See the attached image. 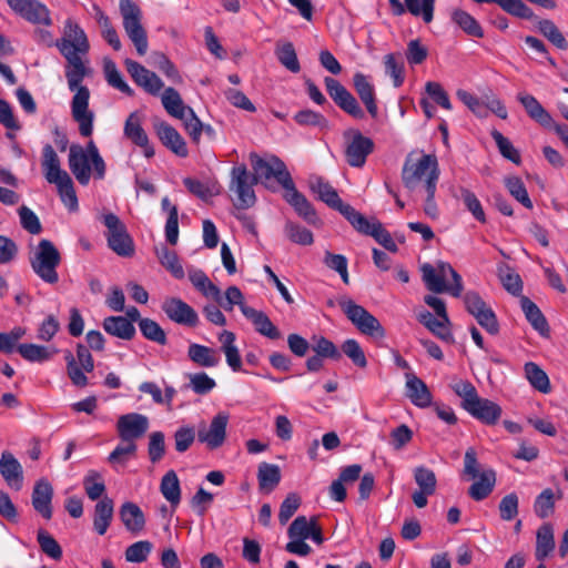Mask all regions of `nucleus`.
I'll return each instance as SVG.
<instances>
[{"mask_svg": "<svg viewBox=\"0 0 568 568\" xmlns=\"http://www.w3.org/2000/svg\"><path fill=\"white\" fill-rule=\"evenodd\" d=\"M61 55L65 59V78L70 91L75 92L71 102V112L79 124L80 134L89 138L92 134L93 113L89 110L90 91L81 85L91 73L88 60L83 58L90 50L84 30L71 18L63 24L62 37L55 41Z\"/></svg>", "mask_w": 568, "mask_h": 568, "instance_id": "1", "label": "nucleus"}, {"mask_svg": "<svg viewBox=\"0 0 568 568\" xmlns=\"http://www.w3.org/2000/svg\"><path fill=\"white\" fill-rule=\"evenodd\" d=\"M452 389L462 398V407L474 418L486 425H495L503 413L501 407L487 398L478 395L476 387L465 379H457L452 384Z\"/></svg>", "mask_w": 568, "mask_h": 568, "instance_id": "2", "label": "nucleus"}, {"mask_svg": "<svg viewBox=\"0 0 568 568\" xmlns=\"http://www.w3.org/2000/svg\"><path fill=\"white\" fill-rule=\"evenodd\" d=\"M439 166L435 154H417L412 152L407 155L402 170V181L406 189L414 191L423 183L428 190L430 182L437 187L439 179Z\"/></svg>", "mask_w": 568, "mask_h": 568, "instance_id": "3", "label": "nucleus"}, {"mask_svg": "<svg viewBox=\"0 0 568 568\" xmlns=\"http://www.w3.org/2000/svg\"><path fill=\"white\" fill-rule=\"evenodd\" d=\"M42 170L45 180L57 186L62 203L70 210H78V197L73 181L67 171L61 169L58 154L50 144L43 149Z\"/></svg>", "mask_w": 568, "mask_h": 568, "instance_id": "4", "label": "nucleus"}, {"mask_svg": "<svg viewBox=\"0 0 568 568\" xmlns=\"http://www.w3.org/2000/svg\"><path fill=\"white\" fill-rule=\"evenodd\" d=\"M69 168L77 181L87 185L92 173L95 178L103 179L105 164L95 144H72L69 152Z\"/></svg>", "mask_w": 568, "mask_h": 568, "instance_id": "5", "label": "nucleus"}, {"mask_svg": "<svg viewBox=\"0 0 568 568\" xmlns=\"http://www.w3.org/2000/svg\"><path fill=\"white\" fill-rule=\"evenodd\" d=\"M422 277L426 287L433 293L448 292L459 297L464 290L462 276L449 263L438 262L436 266L429 263L420 267Z\"/></svg>", "mask_w": 568, "mask_h": 568, "instance_id": "6", "label": "nucleus"}, {"mask_svg": "<svg viewBox=\"0 0 568 568\" xmlns=\"http://www.w3.org/2000/svg\"><path fill=\"white\" fill-rule=\"evenodd\" d=\"M256 179L244 164L234 165L230 172L229 197L236 210H248L256 203Z\"/></svg>", "mask_w": 568, "mask_h": 568, "instance_id": "7", "label": "nucleus"}, {"mask_svg": "<svg viewBox=\"0 0 568 568\" xmlns=\"http://www.w3.org/2000/svg\"><path fill=\"white\" fill-rule=\"evenodd\" d=\"M61 254L54 244L47 239L39 241L30 256V265L37 276L44 283L54 285L59 282L58 266Z\"/></svg>", "mask_w": 568, "mask_h": 568, "instance_id": "8", "label": "nucleus"}, {"mask_svg": "<svg viewBox=\"0 0 568 568\" xmlns=\"http://www.w3.org/2000/svg\"><path fill=\"white\" fill-rule=\"evenodd\" d=\"M337 303L346 317L362 334L379 339L386 336L379 321L362 305L356 304L347 296H341Z\"/></svg>", "mask_w": 568, "mask_h": 568, "instance_id": "9", "label": "nucleus"}, {"mask_svg": "<svg viewBox=\"0 0 568 568\" xmlns=\"http://www.w3.org/2000/svg\"><path fill=\"white\" fill-rule=\"evenodd\" d=\"M120 13L123 19V28L129 39L134 44L139 55H144L149 49L148 34L143 28L142 11L132 0H120Z\"/></svg>", "mask_w": 568, "mask_h": 568, "instance_id": "10", "label": "nucleus"}, {"mask_svg": "<svg viewBox=\"0 0 568 568\" xmlns=\"http://www.w3.org/2000/svg\"><path fill=\"white\" fill-rule=\"evenodd\" d=\"M102 222L108 230L105 239L109 248L121 257H131L135 252V247L124 223L114 213L104 214Z\"/></svg>", "mask_w": 568, "mask_h": 568, "instance_id": "11", "label": "nucleus"}, {"mask_svg": "<svg viewBox=\"0 0 568 568\" xmlns=\"http://www.w3.org/2000/svg\"><path fill=\"white\" fill-rule=\"evenodd\" d=\"M251 164L256 179V183L261 182L266 187H270L271 180H275L282 187H285L293 179L286 169V165L276 156L260 158L257 155L251 156Z\"/></svg>", "mask_w": 568, "mask_h": 568, "instance_id": "12", "label": "nucleus"}, {"mask_svg": "<svg viewBox=\"0 0 568 568\" xmlns=\"http://www.w3.org/2000/svg\"><path fill=\"white\" fill-rule=\"evenodd\" d=\"M517 100L524 106L526 113L531 120L547 130L555 131L562 142H568V126L566 124L556 123L550 113L534 95L520 92L517 94Z\"/></svg>", "mask_w": 568, "mask_h": 568, "instance_id": "13", "label": "nucleus"}, {"mask_svg": "<svg viewBox=\"0 0 568 568\" xmlns=\"http://www.w3.org/2000/svg\"><path fill=\"white\" fill-rule=\"evenodd\" d=\"M230 416L225 412L217 413L209 425L202 423L196 430V439L209 450L222 447L226 440V429Z\"/></svg>", "mask_w": 568, "mask_h": 568, "instance_id": "14", "label": "nucleus"}, {"mask_svg": "<svg viewBox=\"0 0 568 568\" xmlns=\"http://www.w3.org/2000/svg\"><path fill=\"white\" fill-rule=\"evenodd\" d=\"M308 184L312 192L317 194L321 201L338 211L349 223L358 213L352 205L344 203L337 191L323 178L316 175L311 176Z\"/></svg>", "mask_w": 568, "mask_h": 568, "instance_id": "15", "label": "nucleus"}, {"mask_svg": "<svg viewBox=\"0 0 568 568\" xmlns=\"http://www.w3.org/2000/svg\"><path fill=\"white\" fill-rule=\"evenodd\" d=\"M324 83L328 95L341 110L357 120L365 118L356 98L338 80L326 77Z\"/></svg>", "mask_w": 568, "mask_h": 568, "instance_id": "16", "label": "nucleus"}, {"mask_svg": "<svg viewBox=\"0 0 568 568\" xmlns=\"http://www.w3.org/2000/svg\"><path fill=\"white\" fill-rule=\"evenodd\" d=\"M9 8L32 24L51 26L52 19L48 7L39 0H6Z\"/></svg>", "mask_w": 568, "mask_h": 568, "instance_id": "17", "label": "nucleus"}, {"mask_svg": "<svg viewBox=\"0 0 568 568\" xmlns=\"http://www.w3.org/2000/svg\"><path fill=\"white\" fill-rule=\"evenodd\" d=\"M65 359L68 375L73 385L78 387L87 386L88 377L84 372L90 373L94 368L93 357L88 347L79 344L77 347V361L71 354H68Z\"/></svg>", "mask_w": 568, "mask_h": 568, "instance_id": "18", "label": "nucleus"}, {"mask_svg": "<svg viewBox=\"0 0 568 568\" xmlns=\"http://www.w3.org/2000/svg\"><path fill=\"white\" fill-rule=\"evenodd\" d=\"M352 226L359 233L369 235L389 252H397L398 247L393 240L390 233L382 225L381 222L368 221L362 213H357L351 221Z\"/></svg>", "mask_w": 568, "mask_h": 568, "instance_id": "19", "label": "nucleus"}, {"mask_svg": "<svg viewBox=\"0 0 568 568\" xmlns=\"http://www.w3.org/2000/svg\"><path fill=\"white\" fill-rule=\"evenodd\" d=\"M166 317L175 324L194 327L199 324L195 310L179 297H168L161 304Z\"/></svg>", "mask_w": 568, "mask_h": 568, "instance_id": "20", "label": "nucleus"}, {"mask_svg": "<svg viewBox=\"0 0 568 568\" xmlns=\"http://www.w3.org/2000/svg\"><path fill=\"white\" fill-rule=\"evenodd\" d=\"M149 429V418L139 413H129L119 417L116 423L118 435L121 440L135 442Z\"/></svg>", "mask_w": 568, "mask_h": 568, "instance_id": "21", "label": "nucleus"}, {"mask_svg": "<svg viewBox=\"0 0 568 568\" xmlns=\"http://www.w3.org/2000/svg\"><path fill=\"white\" fill-rule=\"evenodd\" d=\"M124 64L132 80L148 93L156 95L164 87L156 73L148 70L141 63L126 59Z\"/></svg>", "mask_w": 568, "mask_h": 568, "instance_id": "22", "label": "nucleus"}, {"mask_svg": "<svg viewBox=\"0 0 568 568\" xmlns=\"http://www.w3.org/2000/svg\"><path fill=\"white\" fill-rule=\"evenodd\" d=\"M284 189L285 201L294 209L298 216H301L308 224H317L318 216L312 203L302 194L295 186L292 180Z\"/></svg>", "mask_w": 568, "mask_h": 568, "instance_id": "23", "label": "nucleus"}, {"mask_svg": "<svg viewBox=\"0 0 568 568\" xmlns=\"http://www.w3.org/2000/svg\"><path fill=\"white\" fill-rule=\"evenodd\" d=\"M353 85L369 115L373 119L377 118L378 106L376 101V93L373 83L369 81V78L361 72H356L353 75Z\"/></svg>", "mask_w": 568, "mask_h": 568, "instance_id": "24", "label": "nucleus"}, {"mask_svg": "<svg viewBox=\"0 0 568 568\" xmlns=\"http://www.w3.org/2000/svg\"><path fill=\"white\" fill-rule=\"evenodd\" d=\"M0 474L6 483L20 490L23 483V470L19 460L10 453L3 452L0 457Z\"/></svg>", "mask_w": 568, "mask_h": 568, "instance_id": "25", "label": "nucleus"}, {"mask_svg": "<svg viewBox=\"0 0 568 568\" xmlns=\"http://www.w3.org/2000/svg\"><path fill=\"white\" fill-rule=\"evenodd\" d=\"M53 488L47 479H40L36 483L32 493V506L43 518L52 517L51 501Z\"/></svg>", "mask_w": 568, "mask_h": 568, "instance_id": "26", "label": "nucleus"}, {"mask_svg": "<svg viewBox=\"0 0 568 568\" xmlns=\"http://www.w3.org/2000/svg\"><path fill=\"white\" fill-rule=\"evenodd\" d=\"M406 396L418 407H428L432 404V393L427 385L415 374L406 373Z\"/></svg>", "mask_w": 568, "mask_h": 568, "instance_id": "27", "label": "nucleus"}, {"mask_svg": "<svg viewBox=\"0 0 568 568\" xmlns=\"http://www.w3.org/2000/svg\"><path fill=\"white\" fill-rule=\"evenodd\" d=\"M243 315L252 322L257 333L270 338V339H278L281 338V332L278 328L272 323L270 317L262 311H257L255 308H244Z\"/></svg>", "mask_w": 568, "mask_h": 568, "instance_id": "28", "label": "nucleus"}, {"mask_svg": "<svg viewBox=\"0 0 568 568\" xmlns=\"http://www.w3.org/2000/svg\"><path fill=\"white\" fill-rule=\"evenodd\" d=\"M119 516L125 529L130 532L138 534L145 526V517L141 508L131 501L122 504Z\"/></svg>", "mask_w": 568, "mask_h": 568, "instance_id": "29", "label": "nucleus"}, {"mask_svg": "<svg viewBox=\"0 0 568 568\" xmlns=\"http://www.w3.org/2000/svg\"><path fill=\"white\" fill-rule=\"evenodd\" d=\"M102 326L109 335L124 341H131L136 333L131 321L121 315L105 317Z\"/></svg>", "mask_w": 568, "mask_h": 568, "instance_id": "30", "label": "nucleus"}, {"mask_svg": "<svg viewBox=\"0 0 568 568\" xmlns=\"http://www.w3.org/2000/svg\"><path fill=\"white\" fill-rule=\"evenodd\" d=\"M187 357L200 367L212 368L220 364L219 352L209 346L191 343L187 348Z\"/></svg>", "mask_w": 568, "mask_h": 568, "instance_id": "31", "label": "nucleus"}, {"mask_svg": "<svg viewBox=\"0 0 568 568\" xmlns=\"http://www.w3.org/2000/svg\"><path fill=\"white\" fill-rule=\"evenodd\" d=\"M114 503L111 498H101L94 506L93 514V528L100 535L103 536L113 519Z\"/></svg>", "mask_w": 568, "mask_h": 568, "instance_id": "32", "label": "nucleus"}, {"mask_svg": "<svg viewBox=\"0 0 568 568\" xmlns=\"http://www.w3.org/2000/svg\"><path fill=\"white\" fill-rule=\"evenodd\" d=\"M236 336L231 331H223L219 334V342L221 343V351L225 355L227 365L233 372L242 369V359L240 351L235 345Z\"/></svg>", "mask_w": 568, "mask_h": 568, "instance_id": "33", "label": "nucleus"}, {"mask_svg": "<svg viewBox=\"0 0 568 568\" xmlns=\"http://www.w3.org/2000/svg\"><path fill=\"white\" fill-rule=\"evenodd\" d=\"M452 21L463 30L467 36L473 38H484V29L480 23L467 11L463 9H454L450 13Z\"/></svg>", "mask_w": 568, "mask_h": 568, "instance_id": "34", "label": "nucleus"}, {"mask_svg": "<svg viewBox=\"0 0 568 568\" xmlns=\"http://www.w3.org/2000/svg\"><path fill=\"white\" fill-rule=\"evenodd\" d=\"M555 536L551 524L541 525L536 535L535 557L539 561H544L555 549Z\"/></svg>", "mask_w": 568, "mask_h": 568, "instance_id": "35", "label": "nucleus"}, {"mask_svg": "<svg viewBox=\"0 0 568 568\" xmlns=\"http://www.w3.org/2000/svg\"><path fill=\"white\" fill-rule=\"evenodd\" d=\"M258 488L265 494L272 493L281 481V469L275 464L261 463L257 469Z\"/></svg>", "mask_w": 568, "mask_h": 568, "instance_id": "36", "label": "nucleus"}, {"mask_svg": "<svg viewBox=\"0 0 568 568\" xmlns=\"http://www.w3.org/2000/svg\"><path fill=\"white\" fill-rule=\"evenodd\" d=\"M475 483L469 487L468 494L474 500H483L489 496L496 484V473L486 469L480 473Z\"/></svg>", "mask_w": 568, "mask_h": 568, "instance_id": "37", "label": "nucleus"}, {"mask_svg": "<svg viewBox=\"0 0 568 568\" xmlns=\"http://www.w3.org/2000/svg\"><path fill=\"white\" fill-rule=\"evenodd\" d=\"M160 491L173 509L179 506L181 501V486L174 470H169L164 474L161 479Z\"/></svg>", "mask_w": 568, "mask_h": 568, "instance_id": "38", "label": "nucleus"}, {"mask_svg": "<svg viewBox=\"0 0 568 568\" xmlns=\"http://www.w3.org/2000/svg\"><path fill=\"white\" fill-rule=\"evenodd\" d=\"M520 306L531 326L540 335H547L549 332L548 323L539 307L526 296L520 297Z\"/></svg>", "mask_w": 568, "mask_h": 568, "instance_id": "39", "label": "nucleus"}, {"mask_svg": "<svg viewBox=\"0 0 568 568\" xmlns=\"http://www.w3.org/2000/svg\"><path fill=\"white\" fill-rule=\"evenodd\" d=\"M476 3H496L505 12L514 17L532 20L536 18L532 9L528 7L523 0H473Z\"/></svg>", "mask_w": 568, "mask_h": 568, "instance_id": "40", "label": "nucleus"}, {"mask_svg": "<svg viewBox=\"0 0 568 568\" xmlns=\"http://www.w3.org/2000/svg\"><path fill=\"white\" fill-rule=\"evenodd\" d=\"M419 322L425 325L433 334L445 342H453V334L448 326L450 324L449 318L445 321L440 317H435L430 312L425 311L419 314Z\"/></svg>", "mask_w": 568, "mask_h": 568, "instance_id": "41", "label": "nucleus"}, {"mask_svg": "<svg viewBox=\"0 0 568 568\" xmlns=\"http://www.w3.org/2000/svg\"><path fill=\"white\" fill-rule=\"evenodd\" d=\"M155 255L161 263V265L169 271L172 276H174L178 280H181L184 277V268L180 262V258L178 254L169 250L165 245H160L155 247Z\"/></svg>", "mask_w": 568, "mask_h": 568, "instance_id": "42", "label": "nucleus"}, {"mask_svg": "<svg viewBox=\"0 0 568 568\" xmlns=\"http://www.w3.org/2000/svg\"><path fill=\"white\" fill-rule=\"evenodd\" d=\"M17 351L26 361L31 363L47 362L58 352L54 347L37 344H20Z\"/></svg>", "mask_w": 568, "mask_h": 568, "instance_id": "43", "label": "nucleus"}, {"mask_svg": "<svg viewBox=\"0 0 568 568\" xmlns=\"http://www.w3.org/2000/svg\"><path fill=\"white\" fill-rule=\"evenodd\" d=\"M275 54L280 63L292 73L301 71V64L292 42L277 43Z\"/></svg>", "mask_w": 568, "mask_h": 568, "instance_id": "44", "label": "nucleus"}, {"mask_svg": "<svg viewBox=\"0 0 568 568\" xmlns=\"http://www.w3.org/2000/svg\"><path fill=\"white\" fill-rule=\"evenodd\" d=\"M385 72L393 79L394 87L398 88L405 80V67L400 53H388L384 57Z\"/></svg>", "mask_w": 568, "mask_h": 568, "instance_id": "45", "label": "nucleus"}, {"mask_svg": "<svg viewBox=\"0 0 568 568\" xmlns=\"http://www.w3.org/2000/svg\"><path fill=\"white\" fill-rule=\"evenodd\" d=\"M162 104L169 114L179 118L187 113L190 106L185 105L180 93L174 88H166L162 94Z\"/></svg>", "mask_w": 568, "mask_h": 568, "instance_id": "46", "label": "nucleus"}, {"mask_svg": "<svg viewBox=\"0 0 568 568\" xmlns=\"http://www.w3.org/2000/svg\"><path fill=\"white\" fill-rule=\"evenodd\" d=\"M537 29L549 42H551L559 50L568 49V41L566 40V38L564 37V34L561 33V31L558 29L554 21L549 19H541L537 23Z\"/></svg>", "mask_w": 568, "mask_h": 568, "instance_id": "47", "label": "nucleus"}, {"mask_svg": "<svg viewBox=\"0 0 568 568\" xmlns=\"http://www.w3.org/2000/svg\"><path fill=\"white\" fill-rule=\"evenodd\" d=\"M525 375L530 385L537 390L547 394L550 392V382L547 374L532 362H528L524 366Z\"/></svg>", "mask_w": 568, "mask_h": 568, "instance_id": "48", "label": "nucleus"}, {"mask_svg": "<svg viewBox=\"0 0 568 568\" xmlns=\"http://www.w3.org/2000/svg\"><path fill=\"white\" fill-rule=\"evenodd\" d=\"M189 278L193 286L206 297L220 300V288L213 284L207 275L201 270H193L189 272Z\"/></svg>", "mask_w": 568, "mask_h": 568, "instance_id": "49", "label": "nucleus"}, {"mask_svg": "<svg viewBox=\"0 0 568 568\" xmlns=\"http://www.w3.org/2000/svg\"><path fill=\"white\" fill-rule=\"evenodd\" d=\"M139 328L144 338L156 343L159 345H165L168 342L166 333L154 320L143 317L139 321Z\"/></svg>", "mask_w": 568, "mask_h": 568, "instance_id": "50", "label": "nucleus"}, {"mask_svg": "<svg viewBox=\"0 0 568 568\" xmlns=\"http://www.w3.org/2000/svg\"><path fill=\"white\" fill-rule=\"evenodd\" d=\"M83 487L91 500L100 499L105 493V484L102 475L97 470H90L83 478Z\"/></svg>", "mask_w": 568, "mask_h": 568, "instance_id": "51", "label": "nucleus"}, {"mask_svg": "<svg viewBox=\"0 0 568 568\" xmlns=\"http://www.w3.org/2000/svg\"><path fill=\"white\" fill-rule=\"evenodd\" d=\"M374 144H346L344 154L347 163L354 168L364 165L368 154L373 152Z\"/></svg>", "mask_w": 568, "mask_h": 568, "instance_id": "52", "label": "nucleus"}, {"mask_svg": "<svg viewBox=\"0 0 568 568\" xmlns=\"http://www.w3.org/2000/svg\"><path fill=\"white\" fill-rule=\"evenodd\" d=\"M225 311H232L237 305L243 313L244 308H252L244 302V295L237 286H230L226 288L224 296L220 292V300H214Z\"/></svg>", "mask_w": 568, "mask_h": 568, "instance_id": "53", "label": "nucleus"}, {"mask_svg": "<svg viewBox=\"0 0 568 568\" xmlns=\"http://www.w3.org/2000/svg\"><path fill=\"white\" fill-rule=\"evenodd\" d=\"M104 74L108 83L121 91L122 93L132 97L134 91L129 87V84L123 80L120 71L118 70L115 63L112 60L104 61Z\"/></svg>", "mask_w": 568, "mask_h": 568, "instance_id": "54", "label": "nucleus"}, {"mask_svg": "<svg viewBox=\"0 0 568 568\" xmlns=\"http://www.w3.org/2000/svg\"><path fill=\"white\" fill-rule=\"evenodd\" d=\"M458 197L463 201L465 207L471 213L475 220L480 223L486 222V215L481 203L474 192L466 187H460Z\"/></svg>", "mask_w": 568, "mask_h": 568, "instance_id": "55", "label": "nucleus"}, {"mask_svg": "<svg viewBox=\"0 0 568 568\" xmlns=\"http://www.w3.org/2000/svg\"><path fill=\"white\" fill-rule=\"evenodd\" d=\"M456 95L475 115L479 118L487 116L486 100H480L475 94L463 89L457 90Z\"/></svg>", "mask_w": 568, "mask_h": 568, "instance_id": "56", "label": "nucleus"}, {"mask_svg": "<svg viewBox=\"0 0 568 568\" xmlns=\"http://www.w3.org/2000/svg\"><path fill=\"white\" fill-rule=\"evenodd\" d=\"M124 134L132 142H148V136L141 125L140 115L136 112L128 116L124 125Z\"/></svg>", "mask_w": 568, "mask_h": 568, "instance_id": "57", "label": "nucleus"}, {"mask_svg": "<svg viewBox=\"0 0 568 568\" xmlns=\"http://www.w3.org/2000/svg\"><path fill=\"white\" fill-rule=\"evenodd\" d=\"M405 1V8L408 10L413 16H420L423 17V20L426 23H429L433 20L434 17V6L436 0H422V3L419 0H404Z\"/></svg>", "mask_w": 568, "mask_h": 568, "instance_id": "58", "label": "nucleus"}, {"mask_svg": "<svg viewBox=\"0 0 568 568\" xmlns=\"http://www.w3.org/2000/svg\"><path fill=\"white\" fill-rule=\"evenodd\" d=\"M37 540L41 550L52 558L53 560H60L62 557V549L58 541L45 530L40 529L38 531Z\"/></svg>", "mask_w": 568, "mask_h": 568, "instance_id": "59", "label": "nucleus"}, {"mask_svg": "<svg viewBox=\"0 0 568 568\" xmlns=\"http://www.w3.org/2000/svg\"><path fill=\"white\" fill-rule=\"evenodd\" d=\"M342 351L357 367L365 368L367 366L365 353L356 339H346L342 345Z\"/></svg>", "mask_w": 568, "mask_h": 568, "instance_id": "60", "label": "nucleus"}, {"mask_svg": "<svg viewBox=\"0 0 568 568\" xmlns=\"http://www.w3.org/2000/svg\"><path fill=\"white\" fill-rule=\"evenodd\" d=\"M285 233L293 243L300 245H311L314 242L313 233L310 230L293 222L285 224Z\"/></svg>", "mask_w": 568, "mask_h": 568, "instance_id": "61", "label": "nucleus"}, {"mask_svg": "<svg viewBox=\"0 0 568 568\" xmlns=\"http://www.w3.org/2000/svg\"><path fill=\"white\" fill-rule=\"evenodd\" d=\"M509 193L525 207L531 209L532 202L528 195L525 184L519 178L513 176L505 180Z\"/></svg>", "mask_w": 568, "mask_h": 568, "instance_id": "62", "label": "nucleus"}, {"mask_svg": "<svg viewBox=\"0 0 568 568\" xmlns=\"http://www.w3.org/2000/svg\"><path fill=\"white\" fill-rule=\"evenodd\" d=\"M20 224L23 230L30 234H39L42 231V225L37 214L26 205H22L18 210Z\"/></svg>", "mask_w": 568, "mask_h": 568, "instance_id": "63", "label": "nucleus"}, {"mask_svg": "<svg viewBox=\"0 0 568 568\" xmlns=\"http://www.w3.org/2000/svg\"><path fill=\"white\" fill-rule=\"evenodd\" d=\"M195 437L196 432L193 426L186 425L179 427L174 433V446L176 452H186L194 443Z\"/></svg>", "mask_w": 568, "mask_h": 568, "instance_id": "64", "label": "nucleus"}]
</instances>
